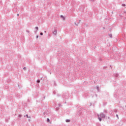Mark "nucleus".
Instances as JSON below:
<instances>
[{
    "instance_id": "34",
    "label": "nucleus",
    "mask_w": 126,
    "mask_h": 126,
    "mask_svg": "<svg viewBox=\"0 0 126 126\" xmlns=\"http://www.w3.org/2000/svg\"><path fill=\"white\" fill-rule=\"evenodd\" d=\"M28 121H29V122H30V119H29Z\"/></svg>"
},
{
    "instance_id": "21",
    "label": "nucleus",
    "mask_w": 126,
    "mask_h": 126,
    "mask_svg": "<svg viewBox=\"0 0 126 126\" xmlns=\"http://www.w3.org/2000/svg\"><path fill=\"white\" fill-rule=\"evenodd\" d=\"M40 34L41 36H43V32H40Z\"/></svg>"
},
{
    "instance_id": "39",
    "label": "nucleus",
    "mask_w": 126,
    "mask_h": 126,
    "mask_svg": "<svg viewBox=\"0 0 126 126\" xmlns=\"http://www.w3.org/2000/svg\"><path fill=\"white\" fill-rule=\"evenodd\" d=\"M21 10H23V9H22V8H21Z\"/></svg>"
},
{
    "instance_id": "17",
    "label": "nucleus",
    "mask_w": 126,
    "mask_h": 126,
    "mask_svg": "<svg viewBox=\"0 0 126 126\" xmlns=\"http://www.w3.org/2000/svg\"><path fill=\"white\" fill-rule=\"evenodd\" d=\"M104 113H105V114H107V113H108V111H107L106 110H104Z\"/></svg>"
},
{
    "instance_id": "3",
    "label": "nucleus",
    "mask_w": 126,
    "mask_h": 126,
    "mask_svg": "<svg viewBox=\"0 0 126 126\" xmlns=\"http://www.w3.org/2000/svg\"><path fill=\"white\" fill-rule=\"evenodd\" d=\"M60 17H61V18H62L63 20H65V18L63 15H61L60 16Z\"/></svg>"
},
{
    "instance_id": "30",
    "label": "nucleus",
    "mask_w": 126,
    "mask_h": 126,
    "mask_svg": "<svg viewBox=\"0 0 126 126\" xmlns=\"http://www.w3.org/2000/svg\"><path fill=\"white\" fill-rule=\"evenodd\" d=\"M91 1H94L95 0H90Z\"/></svg>"
},
{
    "instance_id": "36",
    "label": "nucleus",
    "mask_w": 126,
    "mask_h": 126,
    "mask_svg": "<svg viewBox=\"0 0 126 126\" xmlns=\"http://www.w3.org/2000/svg\"><path fill=\"white\" fill-rule=\"evenodd\" d=\"M45 98H46V97H45V96H44V99H45Z\"/></svg>"
},
{
    "instance_id": "38",
    "label": "nucleus",
    "mask_w": 126,
    "mask_h": 126,
    "mask_svg": "<svg viewBox=\"0 0 126 126\" xmlns=\"http://www.w3.org/2000/svg\"><path fill=\"white\" fill-rule=\"evenodd\" d=\"M50 74H52V73L50 72Z\"/></svg>"
},
{
    "instance_id": "29",
    "label": "nucleus",
    "mask_w": 126,
    "mask_h": 126,
    "mask_svg": "<svg viewBox=\"0 0 126 126\" xmlns=\"http://www.w3.org/2000/svg\"><path fill=\"white\" fill-rule=\"evenodd\" d=\"M58 97H60V94H57Z\"/></svg>"
},
{
    "instance_id": "20",
    "label": "nucleus",
    "mask_w": 126,
    "mask_h": 126,
    "mask_svg": "<svg viewBox=\"0 0 126 126\" xmlns=\"http://www.w3.org/2000/svg\"><path fill=\"white\" fill-rule=\"evenodd\" d=\"M114 96L115 97V98H117V94H115L114 95Z\"/></svg>"
},
{
    "instance_id": "33",
    "label": "nucleus",
    "mask_w": 126,
    "mask_h": 126,
    "mask_svg": "<svg viewBox=\"0 0 126 126\" xmlns=\"http://www.w3.org/2000/svg\"><path fill=\"white\" fill-rule=\"evenodd\" d=\"M17 16H19V14H17Z\"/></svg>"
},
{
    "instance_id": "1",
    "label": "nucleus",
    "mask_w": 126,
    "mask_h": 126,
    "mask_svg": "<svg viewBox=\"0 0 126 126\" xmlns=\"http://www.w3.org/2000/svg\"><path fill=\"white\" fill-rule=\"evenodd\" d=\"M99 116L100 118H102V119H105V118H106V115L103 113H100Z\"/></svg>"
},
{
    "instance_id": "7",
    "label": "nucleus",
    "mask_w": 126,
    "mask_h": 126,
    "mask_svg": "<svg viewBox=\"0 0 126 126\" xmlns=\"http://www.w3.org/2000/svg\"><path fill=\"white\" fill-rule=\"evenodd\" d=\"M62 96L63 99H67V97H65V95L64 94H63Z\"/></svg>"
},
{
    "instance_id": "8",
    "label": "nucleus",
    "mask_w": 126,
    "mask_h": 126,
    "mask_svg": "<svg viewBox=\"0 0 126 126\" xmlns=\"http://www.w3.org/2000/svg\"><path fill=\"white\" fill-rule=\"evenodd\" d=\"M66 123H69L70 122V120L69 119H66L65 120Z\"/></svg>"
},
{
    "instance_id": "32",
    "label": "nucleus",
    "mask_w": 126,
    "mask_h": 126,
    "mask_svg": "<svg viewBox=\"0 0 126 126\" xmlns=\"http://www.w3.org/2000/svg\"><path fill=\"white\" fill-rule=\"evenodd\" d=\"M14 12H16V10H14Z\"/></svg>"
},
{
    "instance_id": "14",
    "label": "nucleus",
    "mask_w": 126,
    "mask_h": 126,
    "mask_svg": "<svg viewBox=\"0 0 126 126\" xmlns=\"http://www.w3.org/2000/svg\"><path fill=\"white\" fill-rule=\"evenodd\" d=\"M58 106L59 107H62V103H59Z\"/></svg>"
},
{
    "instance_id": "27",
    "label": "nucleus",
    "mask_w": 126,
    "mask_h": 126,
    "mask_svg": "<svg viewBox=\"0 0 126 126\" xmlns=\"http://www.w3.org/2000/svg\"><path fill=\"white\" fill-rule=\"evenodd\" d=\"M26 32H27L28 33H30L29 31H28V30L26 31Z\"/></svg>"
},
{
    "instance_id": "2",
    "label": "nucleus",
    "mask_w": 126,
    "mask_h": 126,
    "mask_svg": "<svg viewBox=\"0 0 126 126\" xmlns=\"http://www.w3.org/2000/svg\"><path fill=\"white\" fill-rule=\"evenodd\" d=\"M95 88L97 90L98 92H100V89H99V86H96L95 87Z\"/></svg>"
},
{
    "instance_id": "31",
    "label": "nucleus",
    "mask_w": 126,
    "mask_h": 126,
    "mask_svg": "<svg viewBox=\"0 0 126 126\" xmlns=\"http://www.w3.org/2000/svg\"><path fill=\"white\" fill-rule=\"evenodd\" d=\"M44 33H47V31H45Z\"/></svg>"
},
{
    "instance_id": "10",
    "label": "nucleus",
    "mask_w": 126,
    "mask_h": 126,
    "mask_svg": "<svg viewBox=\"0 0 126 126\" xmlns=\"http://www.w3.org/2000/svg\"><path fill=\"white\" fill-rule=\"evenodd\" d=\"M109 36L110 38H113V35H112V34H109Z\"/></svg>"
},
{
    "instance_id": "18",
    "label": "nucleus",
    "mask_w": 126,
    "mask_h": 126,
    "mask_svg": "<svg viewBox=\"0 0 126 126\" xmlns=\"http://www.w3.org/2000/svg\"><path fill=\"white\" fill-rule=\"evenodd\" d=\"M22 117V115L21 114H20L19 115V118H21Z\"/></svg>"
},
{
    "instance_id": "35",
    "label": "nucleus",
    "mask_w": 126,
    "mask_h": 126,
    "mask_svg": "<svg viewBox=\"0 0 126 126\" xmlns=\"http://www.w3.org/2000/svg\"><path fill=\"white\" fill-rule=\"evenodd\" d=\"M95 96H96V97H97V94H95Z\"/></svg>"
},
{
    "instance_id": "13",
    "label": "nucleus",
    "mask_w": 126,
    "mask_h": 126,
    "mask_svg": "<svg viewBox=\"0 0 126 126\" xmlns=\"http://www.w3.org/2000/svg\"><path fill=\"white\" fill-rule=\"evenodd\" d=\"M47 122L48 123L50 122V119L47 118Z\"/></svg>"
},
{
    "instance_id": "5",
    "label": "nucleus",
    "mask_w": 126,
    "mask_h": 126,
    "mask_svg": "<svg viewBox=\"0 0 126 126\" xmlns=\"http://www.w3.org/2000/svg\"><path fill=\"white\" fill-rule=\"evenodd\" d=\"M80 21H81V20H79V22L76 24V23H74V24L76 26H78V24H79V22H80Z\"/></svg>"
},
{
    "instance_id": "16",
    "label": "nucleus",
    "mask_w": 126,
    "mask_h": 126,
    "mask_svg": "<svg viewBox=\"0 0 126 126\" xmlns=\"http://www.w3.org/2000/svg\"><path fill=\"white\" fill-rule=\"evenodd\" d=\"M25 117H26L27 118H29V116H28V114H26Z\"/></svg>"
},
{
    "instance_id": "15",
    "label": "nucleus",
    "mask_w": 126,
    "mask_h": 126,
    "mask_svg": "<svg viewBox=\"0 0 126 126\" xmlns=\"http://www.w3.org/2000/svg\"><path fill=\"white\" fill-rule=\"evenodd\" d=\"M36 82L37 83H39L40 82V80H37Z\"/></svg>"
},
{
    "instance_id": "6",
    "label": "nucleus",
    "mask_w": 126,
    "mask_h": 126,
    "mask_svg": "<svg viewBox=\"0 0 126 126\" xmlns=\"http://www.w3.org/2000/svg\"><path fill=\"white\" fill-rule=\"evenodd\" d=\"M114 76H115V77H118L119 76V74L118 73H115L114 74Z\"/></svg>"
},
{
    "instance_id": "11",
    "label": "nucleus",
    "mask_w": 126,
    "mask_h": 126,
    "mask_svg": "<svg viewBox=\"0 0 126 126\" xmlns=\"http://www.w3.org/2000/svg\"><path fill=\"white\" fill-rule=\"evenodd\" d=\"M35 29H36V31H38V30H39V28L38 27H35Z\"/></svg>"
},
{
    "instance_id": "37",
    "label": "nucleus",
    "mask_w": 126,
    "mask_h": 126,
    "mask_svg": "<svg viewBox=\"0 0 126 126\" xmlns=\"http://www.w3.org/2000/svg\"><path fill=\"white\" fill-rule=\"evenodd\" d=\"M41 79H43V77H41Z\"/></svg>"
},
{
    "instance_id": "9",
    "label": "nucleus",
    "mask_w": 126,
    "mask_h": 126,
    "mask_svg": "<svg viewBox=\"0 0 126 126\" xmlns=\"http://www.w3.org/2000/svg\"><path fill=\"white\" fill-rule=\"evenodd\" d=\"M99 116V115H98V117ZM102 117H98V120L99 121V122H101L102 121Z\"/></svg>"
},
{
    "instance_id": "40",
    "label": "nucleus",
    "mask_w": 126,
    "mask_h": 126,
    "mask_svg": "<svg viewBox=\"0 0 126 126\" xmlns=\"http://www.w3.org/2000/svg\"><path fill=\"white\" fill-rule=\"evenodd\" d=\"M65 103H66V102H65Z\"/></svg>"
},
{
    "instance_id": "23",
    "label": "nucleus",
    "mask_w": 126,
    "mask_h": 126,
    "mask_svg": "<svg viewBox=\"0 0 126 126\" xmlns=\"http://www.w3.org/2000/svg\"><path fill=\"white\" fill-rule=\"evenodd\" d=\"M59 108H56V111H59Z\"/></svg>"
},
{
    "instance_id": "12",
    "label": "nucleus",
    "mask_w": 126,
    "mask_h": 126,
    "mask_svg": "<svg viewBox=\"0 0 126 126\" xmlns=\"http://www.w3.org/2000/svg\"><path fill=\"white\" fill-rule=\"evenodd\" d=\"M105 68H108V66H103V69H105Z\"/></svg>"
},
{
    "instance_id": "19",
    "label": "nucleus",
    "mask_w": 126,
    "mask_h": 126,
    "mask_svg": "<svg viewBox=\"0 0 126 126\" xmlns=\"http://www.w3.org/2000/svg\"><path fill=\"white\" fill-rule=\"evenodd\" d=\"M5 122L6 123H8V119H6Z\"/></svg>"
},
{
    "instance_id": "22",
    "label": "nucleus",
    "mask_w": 126,
    "mask_h": 126,
    "mask_svg": "<svg viewBox=\"0 0 126 126\" xmlns=\"http://www.w3.org/2000/svg\"><path fill=\"white\" fill-rule=\"evenodd\" d=\"M37 32H38V31H35L34 32L35 34H37Z\"/></svg>"
},
{
    "instance_id": "4",
    "label": "nucleus",
    "mask_w": 126,
    "mask_h": 126,
    "mask_svg": "<svg viewBox=\"0 0 126 126\" xmlns=\"http://www.w3.org/2000/svg\"><path fill=\"white\" fill-rule=\"evenodd\" d=\"M53 34H54V35H57V30H55V31L53 32Z\"/></svg>"
},
{
    "instance_id": "24",
    "label": "nucleus",
    "mask_w": 126,
    "mask_h": 126,
    "mask_svg": "<svg viewBox=\"0 0 126 126\" xmlns=\"http://www.w3.org/2000/svg\"><path fill=\"white\" fill-rule=\"evenodd\" d=\"M122 6H126V4H122Z\"/></svg>"
},
{
    "instance_id": "28",
    "label": "nucleus",
    "mask_w": 126,
    "mask_h": 126,
    "mask_svg": "<svg viewBox=\"0 0 126 126\" xmlns=\"http://www.w3.org/2000/svg\"><path fill=\"white\" fill-rule=\"evenodd\" d=\"M23 69H24V70L26 69V67H24L23 68Z\"/></svg>"
},
{
    "instance_id": "25",
    "label": "nucleus",
    "mask_w": 126,
    "mask_h": 126,
    "mask_svg": "<svg viewBox=\"0 0 126 126\" xmlns=\"http://www.w3.org/2000/svg\"><path fill=\"white\" fill-rule=\"evenodd\" d=\"M116 117L118 119H119V115H118V114L116 115Z\"/></svg>"
},
{
    "instance_id": "26",
    "label": "nucleus",
    "mask_w": 126,
    "mask_h": 126,
    "mask_svg": "<svg viewBox=\"0 0 126 126\" xmlns=\"http://www.w3.org/2000/svg\"><path fill=\"white\" fill-rule=\"evenodd\" d=\"M39 38V35H36V39H38Z\"/></svg>"
}]
</instances>
